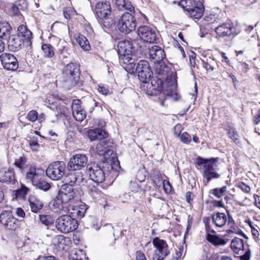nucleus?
I'll return each instance as SVG.
<instances>
[{
  "instance_id": "obj_1",
  "label": "nucleus",
  "mask_w": 260,
  "mask_h": 260,
  "mask_svg": "<svg viewBox=\"0 0 260 260\" xmlns=\"http://www.w3.org/2000/svg\"><path fill=\"white\" fill-rule=\"evenodd\" d=\"M75 196L74 190L71 185L64 184L57 196L51 203L52 209L56 212L63 214L70 211L69 204L72 203Z\"/></svg>"
},
{
  "instance_id": "obj_2",
  "label": "nucleus",
  "mask_w": 260,
  "mask_h": 260,
  "mask_svg": "<svg viewBox=\"0 0 260 260\" xmlns=\"http://www.w3.org/2000/svg\"><path fill=\"white\" fill-rule=\"evenodd\" d=\"M95 14L99 22L104 27L111 28L114 25V21L111 16V4L109 1L96 3Z\"/></svg>"
},
{
  "instance_id": "obj_3",
  "label": "nucleus",
  "mask_w": 260,
  "mask_h": 260,
  "mask_svg": "<svg viewBox=\"0 0 260 260\" xmlns=\"http://www.w3.org/2000/svg\"><path fill=\"white\" fill-rule=\"evenodd\" d=\"M62 73L65 79L64 86L68 89L75 85L79 87L82 84L79 81L80 72L77 64L72 62L68 64L64 68Z\"/></svg>"
},
{
  "instance_id": "obj_4",
  "label": "nucleus",
  "mask_w": 260,
  "mask_h": 260,
  "mask_svg": "<svg viewBox=\"0 0 260 260\" xmlns=\"http://www.w3.org/2000/svg\"><path fill=\"white\" fill-rule=\"evenodd\" d=\"M178 5L187 12L190 17L195 19L201 18L205 10L203 4L200 1L180 0Z\"/></svg>"
},
{
  "instance_id": "obj_5",
  "label": "nucleus",
  "mask_w": 260,
  "mask_h": 260,
  "mask_svg": "<svg viewBox=\"0 0 260 260\" xmlns=\"http://www.w3.org/2000/svg\"><path fill=\"white\" fill-rule=\"evenodd\" d=\"M55 225L57 229L60 232L68 233L77 228L78 222L70 215H63L56 219Z\"/></svg>"
},
{
  "instance_id": "obj_6",
  "label": "nucleus",
  "mask_w": 260,
  "mask_h": 260,
  "mask_svg": "<svg viewBox=\"0 0 260 260\" xmlns=\"http://www.w3.org/2000/svg\"><path fill=\"white\" fill-rule=\"evenodd\" d=\"M118 30L125 34L134 30L136 27L135 16L128 12L124 13L120 18L117 25Z\"/></svg>"
},
{
  "instance_id": "obj_7",
  "label": "nucleus",
  "mask_w": 260,
  "mask_h": 260,
  "mask_svg": "<svg viewBox=\"0 0 260 260\" xmlns=\"http://www.w3.org/2000/svg\"><path fill=\"white\" fill-rule=\"evenodd\" d=\"M66 165L64 161H56L48 167L46 171L47 176L55 181L60 180L65 174Z\"/></svg>"
},
{
  "instance_id": "obj_8",
  "label": "nucleus",
  "mask_w": 260,
  "mask_h": 260,
  "mask_svg": "<svg viewBox=\"0 0 260 260\" xmlns=\"http://www.w3.org/2000/svg\"><path fill=\"white\" fill-rule=\"evenodd\" d=\"M141 84V89L149 95H156L162 90V80L154 77Z\"/></svg>"
},
{
  "instance_id": "obj_9",
  "label": "nucleus",
  "mask_w": 260,
  "mask_h": 260,
  "mask_svg": "<svg viewBox=\"0 0 260 260\" xmlns=\"http://www.w3.org/2000/svg\"><path fill=\"white\" fill-rule=\"evenodd\" d=\"M152 243L155 248L152 255V260H164L170 254L167 242L164 240L155 238L153 240Z\"/></svg>"
},
{
  "instance_id": "obj_10",
  "label": "nucleus",
  "mask_w": 260,
  "mask_h": 260,
  "mask_svg": "<svg viewBox=\"0 0 260 260\" xmlns=\"http://www.w3.org/2000/svg\"><path fill=\"white\" fill-rule=\"evenodd\" d=\"M136 71L140 80L142 82L150 81L152 76V72L151 70L150 65L148 61L141 60L137 64Z\"/></svg>"
},
{
  "instance_id": "obj_11",
  "label": "nucleus",
  "mask_w": 260,
  "mask_h": 260,
  "mask_svg": "<svg viewBox=\"0 0 260 260\" xmlns=\"http://www.w3.org/2000/svg\"><path fill=\"white\" fill-rule=\"evenodd\" d=\"M0 222L7 229L15 230L18 227L19 221L11 211L4 210L0 214Z\"/></svg>"
},
{
  "instance_id": "obj_12",
  "label": "nucleus",
  "mask_w": 260,
  "mask_h": 260,
  "mask_svg": "<svg viewBox=\"0 0 260 260\" xmlns=\"http://www.w3.org/2000/svg\"><path fill=\"white\" fill-rule=\"evenodd\" d=\"M90 179L97 183H102L105 178V173L98 164L91 163L87 167Z\"/></svg>"
},
{
  "instance_id": "obj_13",
  "label": "nucleus",
  "mask_w": 260,
  "mask_h": 260,
  "mask_svg": "<svg viewBox=\"0 0 260 260\" xmlns=\"http://www.w3.org/2000/svg\"><path fill=\"white\" fill-rule=\"evenodd\" d=\"M138 34L144 41L154 43L157 39V35L154 28L149 26H141L138 29Z\"/></svg>"
},
{
  "instance_id": "obj_14",
  "label": "nucleus",
  "mask_w": 260,
  "mask_h": 260,
  "mask_svg": "<svg viewBox=\"0 0 260 260\" xmlns=\"http://www.w3.org/2000/svg\"><path fill=\"white\" fill-rule=\"evenodd\" d=\"M87 160V157L85 154L74 155L70 158L68 164V169L70 171L80 170L86 166Z\"/></svg>"
},
{
  "instance_id": "obj_15",
  "label": "nucleus",
  "mask_w": 260,
  "mask_h": 260,
  "mask_svg": "<svg viewBox=\"0 0 260 260\" xmlns=\"http://www.w3.org/2000/svg\"><path fill=\"white\" fill-rule=\"evenodd\" d=\"M0 60L3 67L7 70L15 71L19 66L16 57L9 53H4L0 55Z\"/></svg>"
},
{
  "instance_id": "obj_16",
  "label": "nucleus",
  "mask_w": 260,
  "mask_h": 260,
  "mask_svg": "<svg viewBox=\"0 0 260 260\" xmlns=\"http://www.w3.org/2000/svg\"><path fill=\"white\" fill-rule=\"evenodd\" d=\"M62 99L58 94L54 93L49 94L46 99V105L47 107L58 114H64L65 112L59 106V101Z\"/></svg>"
},
{
  "instance_id": "obj_17",
  "label": "nucleus",
  "mask_w": 260,
  "mask_h": 260,
  "mask_svg": "<svg viewBox=\"0 0 260 260\" xmlns=\"http://www.w3.org/2000/svg\"><path fill=\"white\" fill-rule=\"evenodd\" d=\"M103 144L102 143H99L96 147V149L99 155H103L104 156V158L105 159L107 162L110 164L111 166V168L112 169L116 170L118 166H119V162L117 160H112L110 157V155H111L113 153V151L109 149H106V150L102 149Z\"/></svg>"
},
{
  "instance_id": "obj_18",
  "label": "nucleus",
  "mask_w": 260,
  "mask_h": 260,
  "mask_svg": "<svg viewBox=\"0 0 260 260\" xmlns=\"http://www.w3.org/2000/svg\"><path fill=\"white\" fill-rule=\"evenodd\" d=\"M149 58L156 63L162 60L165 58L166 54L165 51L158 46H153L149 49Z\"/></svg>"
},
{
  "instance_id": "obj_19",
  "label": "nucleus",
  "mask_w": 260,
  "mask_h": 260,
  "mask_svg": "<svg viewBox=\"0 0 260 260\" xmlns=\"http://www.w3.org/2000/svg\"><path fill=\"white\" fill-rule=\"evenodd\" d=\"M135 41L132 40H124L120 41L117 45V52L118 54H124L133 53L135 51L134 43Z\"/></svg>"
},
{
  "instance_id": "obj_20",
  "label": "nucleus",
  "mask_w": 260,
  "mask_h": 260,
  "mask_svg": "<svg viewBox=\"0 0 260 260\" xmlns=\"http://www.w3.org/2000/svg\"><path fill=\"white\" fill-rule=\"evenodd\" d=\"M15 176L13 169L0 170V182L8 184H14L15 183Z\"/></svg>"
},
{
  "instance_id": "obj_21",
  "label": "nucleus",
  "mask_w": 260,
  "mask_h": 260,
  "mask_svg": "<svg viewBox=\"0 0 260 260\" xmlns=\"http://www.w3.org/2000/svg\"><path fill=\"white\" fill-rule=\"evenodd\" d=\"M235 28L232 24L229 23H224L219 25L215 28V32L219 37L230 36L234 34Z\"/></svg>"
},
{
  "instance_id": "obj_22",
  "label": "nucleus",
  "mask_w": 260,
  "mask_h": 260,
  "mask_svg": "<svg viewBox=\"0 0 260 260\" xmlns=\"http://www.w3.org/2000/svg\"><path fill=\"white\" fill-rule=\"evenodd\" d=\"M217 161V158L205 159L198 156L196 159V164L198 166H203L204 171L214 169Z\"/></svg>"
},
{
  "instance_id": "obj_23",
  "label": "nucleus",
  "mask_w": 260,
  "mask_h": 260,
  "mask_svg": "<svg viewBox=\"0 0 260 260\" xmlns=\"http://www.w3.org/2000/svg\"><path fill=\"white\" fill-rule=\"evenodd\" d=\"M23 41L17 35H11L8 37L7 42L9 49L11 51L19 50L22 45Z\"/></svg>"
},
{
  "instance_id": "obj_24",
  "label": "nucleus",
  "mask_w": 260,
  "mask_h": 260,
  "mask_svg": "<svg viewBox=\"0 0 260 260\" xmlns=\"http://www.w3.org/2000/svg\"><path fill=\"white\" fill-rule=\"evenodd\" d=\"M88 136L91 141L101 140L108 137V133L102 128H95L88 131Z\"/></svg>"
},
{
  "instance_id": "obj_25",
  "label": "nucleus",
  "mask_w": 260,
  "mask_h": 260,
  "mask_svg": "<svg viewBox=\"0 0 260 260\" xmlns=\"http://www.w3.org/2000/svg\"><path fill=\"white\" fill-rule=\"evenodd\" d=\"M119 61L121 64L127 65L125 68L129 69H134L136 66V63L135 62V59L133 57V53H128V52L124 53V54H118Z\"/></svg>"
},
{
  "instance_id": "obj_26",
  "label": "nucleus",
  "mask_w": 260,
  "mask_h": 260,
  "mask_svg": "<svg viewBox=\"0 0 260 260\" xmlns=\"http://www.w3.org/2000/svg\"><path fill=\"white\" fill-rule=\"evenodd\" d=\"M69 185H80L85 182L83 174L81 172L71 173L68 175Z\"/></svg>"
},
{
  "instance_id": "obj_27",
  "label": "nucleus",
  "mask_w": 260,
  "mask_h": 260,
  "mask_svg": "<svg viewBox=\"0 0 260 260\" xmlns=\"http://www.w3.org/2000/svg\"><path fill=\"white\" fill-rule=\"evenodd\" d=\"M22 38L28 45L31 44L32 33L25 25H20L17 28V35Z\"/></svg>"
},
{
  "instance_id": "obj_28",
  "label": "nucleus",
  "mask_w": 260,
  "mask_h": 260,
  "mask_svg": "<svg viewBox=\"0 0 260 260\" xmlns=\"http://www.w3.org/2000/svg\"><path fill=\"white\" fill-rule=\"evenodd\" d=\"M23 172L26 173V179L30 181L32 184H34V182L37 181L41 176L39 172H37L36 168L30 165L27 168H26L25 171Z\"/></svg>"
},
{
  "instance_id": "obj_29",
  "label": "nucleus",
  "mask_w": 260,
  "mask_h": 260,
  "mask_svg": "<svg viewBox=\"0 0 260 260\" xmlns=\"http://www.w3.org/2000/svg\"><path fill=\"white\" fill-rule=\"evenodd\" d=\"M212 222L217 227H222L227 221V216L223 213H214L211 217Z\"/></svg>"
},
{
  "instance_id": "obj_30",
  "label": "nucleus",
  "mask_w": 260,
  "mask_h": 260,
  "mask_svg": "<svg viewBox=\"0 0 260 260\" xmlns=\"http://www.w3.org/2000/svg\"><path fill=\"white\" fill-rule=\"evenodd\" d=\"M28 202L31 211L34 213L39 212L43 208V203L34 196L31 195L29 197Z\"/></svg>"
},
{
  "instance_id": "obj_31",
  "label": "nucleus",
  "mask_w": 260,
  "mask_h": 260,
  "mask_svg": "<svg viewBox=\"0 0 260 260\" xmlns=\"http://www.w3.org/2000/svg\"><path fill=\"white\" fill-rule=\"evenodd\" d=\"M154 70L155 73L160 76H166L170 71V68L163 61L155 63Z\"/></svg>"
},
{
  "instance_id": "obj_32",
  "label": "nucleus",
  "mask_w": 260,
  "mask_h": 260,
  "mask_svg": "<svg viewBox=\"0 0 260 260\" xmlns=\"http://www.w3.org/2000/svg\"><path fill=\"white\" fill-rule=\"evenodd\" d=\"M115 5L120 10H125L130 12H134V7L128 0H115Z\"/></svg>"
},
{
  "instance_id": "obj_33",
  "label": "nucleus",
  "mask_w": 260,
  "mask_h": 260,
  "mask_svg": "<svg viewBox=\"0 0 260 260\" xmlns=\"http://www.w3.org/2000/svg\"><path fill=\"white\" fill-rule=\"evenodd\" d=\"M11 30L12 27L8 22H0V38L7 40Z\"/></svg>"
},
{
  "instance_id": "obj_34",
  "label": "nucleus",
  "mask_w": 260,
  "mask_h": 260,
  "mask_svg": "<svg viewBox=\"0 0 260 260\" xmlns=\"http://www.w3.org/2000/svg\"><path fill=\"white\" fill-rule=\"evenodd\" d=\"M207 241L215 246H224L229 241L228 239H224L216 235L208 234L206 238Z\"/></svg>"
},
{
  "instance_id": "obj_35",
  "label": "nucleus",
  "mask_w": 260,
  "mask_h": 260,
  "mask_svg": "<svg viewBox=\"0 0 260 260\" xmlns=\"http://www.w3.org/2000/svg\"><path fill=\"white\" fill-rule=\"evenodd\" d=\"M27 8L26 0H17L12 7V11L15 15H18L20 11H25Z\"/></svg>"
},
{
  "instance_id": "obj_36",
  "label": "nucleus",
  "mask_w": 260,
  "mask_h": 260,
  "mask_svg": "<svg viewBox=\"0 0 260 260\" xmlns=\"http://www.w3.org/2000/svg\"><path fill=\"white\" fill-rule=\"evenodd\" d=\"M231 247L235 253H238L241 250L244 249L243 240L239 238H235L231 242Z\"/></svg>"
},
{
  "instance_id": "obj_37",
  "label": "nucleus",
  "mask_w": 260,
  "mask_h": 260,
  "mask_svg": "<svg viewBox=\"0 0 260 260\" xmlns=\"http://www.w3.org/2000/svg\"><path fill=\"white\" fill-rule=\"evenodd\" d=\"M76 41L81 47L85 51H89L90 49V45L86 38L82 35H79L76 38Z\"/></svg>"
},
{
  "instance_id": "obj_38",
  "label": "nucleus",
  "mask_w": 260,
  "mask_h": 260,
  "mask_svg": "<svg viewBox=\"0 0 260 260\" xmlns=\"http://www.w3.org/2000/svg\"><path fill=\"white\" fill-rule=\"evenodd\" d=\"M41 48L45 57L51 58L54 56V49L51 45L49 44H43Z\"/></svg>"
},
{
  "instance_id": "obj_39",
  "label": "nucleus",
  "mask_w": 260,
  "mask_h": 260,
  "mask_svg": "<svg viewBox=\"0 0 260 260\" xmlns=\"http://www.w3.org/2000/svg\"><path fill=\"white\" fill-rule=\"evenodd\" d=\"M36 188L42 189L44 191L48 190L51 185L50 183L40 177L37 181L34 182L32 184Z\"/></svg>"
},
{
  "instance_id": "obj_40",
  "label": "nucleus",
  "mask_w": 260,
  "mask_h": 260,
  "mask_svg": "<svg viewBox=\"0 0 260 260\" xmlns=\"http://www.w3.org/2000/svg\"><path fill=\"white\" fill-rule=\"evenodd\" d=\"M29 191V189L28 188L24 185H22L20 189L13 191V196L14 198L16 199H24Z\"/></svg>"
},
{
  "instance_id": "obj_41",
  "label": "nucleus",
  "mask_w": 260,
  "mask_h": 260,
  "mask_svg": "<svg viewBox=\"0 0 260 260\" xmlns=\"http://www.w3.org/2000/svg\"><path fill=\"white\" fill-rule=\"evenodd\" d=\"M81 104L82 102L80 100L75 99L73 100L72 104V114H82L83 108Z\"/></svg>"
},
{
  "instance_id": "obj_42",
  "label": "nucleus",
  "mask_w": 260,
  "mask_h": 260,
  "mask_svg": "<svg viewBox=\"0 0 260 260\" xmlns=\"http://www.w3.org/2000/svg\"><path fill=\"white\" fill-rule=\"evenodd\" d=\"M227 191V187L223 186L221 188H216L210 190V193L213 194L218 198H220L225 194Z\"/></svg>"
},
{
  "instance_id": "obj_43",
  "label": "nucleus",
  "mask_w": 260,
  "mask_h": 260,
  "mask_svg": "<svg viewBox=\"0 0 260 260\" xmlns=\"http://www.w3.org/2000/svg\"><path fill=\"white\" fill-rule=\"evenodd\" d=\"M215 62L214 59L211 58L207 59L206 61L202 60L203 67L207 71H213L214 70V65Z\"/></svg>"
},
{
  "instance_id": "obj_44",
  "label": "nucleus",
  "mask_w": 260,
  "mask_h": 260,
  "mask_svg": "<svg viewBox=\"0 0 260 260\" xmlns=\"http://www.w3.org/2000/svg\"><path fill=\"white\" fill-rule=\"evenodd\" d=\"M26 162L25 158L21 156L16 160L15 165L17 167L19 168L23 173L24 171H25L26 168H27L29 166L26 165Z\"/></svg>"
},
{
  "instance_id": "obj_45",
  "label": "nucleus",
  "mask_w": 260,
  "mask_h": 260,
  "mask_svg": "<svg viewBox=\"0 0 260 260\" xmlns=\"http://www.w3.org/2000/svg\"><path fill=\"white\" fill-rule=\"evenodd\" d=\"M89 194L94 199L97 198L100 194L101 191L98 188L93 184H89L88 187Z\"/></svg>"
},
{
  "instance_id": "obj_46",
  "label": "nucleus",
  "mask_w": 260,
  "mask_h": 260,
  "mask_svg": "<svg viewBox=\"0 0 260 260\" xmlns=\"http://www.w3.org/2000/svg\"><path fill=\"white\" fill-rule=\"evenodd\" d=\"M203 176L207 179V182H208L212 179L218 178L219 175L214 171V169H213L209 171H204Z\"/></svg>"
},
{
  "instance_id": "obj_47",
  "label": "nucleus",
  "mask_w": 260,
  "mask_h": 260,
  "mask_svg": "<svg viewBox=\"0 0 260 260\" xmlns=\"http://www.w3.org/2000/svg\"><path fill=\"white\" fill-rule=\"evenodd\" d=\"M203 176L207 179V182H208L212 179L218 178L219 175L214 171V169H213L209 171H204Z\"/></svg>"
},
{
  "instance_id": "obj_48",
  "label": "nucleus",
  "mask_w": 260,
  "mask_h": 260,
  "mask_svg": "<svg viewBox=\"0 0 260 260\" xmlns=\"http://www.w3.org/2000/svg\"><path fill=\"white\" fill-rule=\"evenodd\" d=\"M71 256L73 260H83L85 255L82 250L75 249L72 251Z\"/></svg>"
},
{
  "instance_id": "obj_49",
  "label": "nucleus",
  "mask_w": 260,
  "mask_h": 260,
  "mask_svg": "<svg viewBox=\"0 0 260 260\" xmlns=\"http://www.w3.org/2000/svg\"><path fill=\"white\" fill-rule=\"evenodd\" d=\"M39 218L41 222L46 226H49L53 223V219L49 215H40Z\"/></svg>"
},
{
  "instance_id": "obj_50",
  "label": "nucleus",
  "mask_w": 260,
  "mask_h": 260,
  "mask_svg": "<svg viewBox=\"0 0 260 260\" xmlns=\"http://www.w3.org/2000/svg\"><path fill=\"white\" fill-rule=\"evenodd\" d=\"M66 43L64 42H60L58 45V52L63 57H67L68 53L67 52V49L66 46Z\"/></svg>"
},
{
  "instance_id": "obj_51",
  "label": "nucleus",
  "mask_w": 260,
  "mask_h": 260,
  "mask_svg": "<svg viewBox=\"0 0 260 260\" xmlns=\"http://www.w3.org/2000/svg\"><path fill=\"white\" fill-rule=\"evenodd\" d=\"M178 138L182 143L186 144H189L191 141L190 135L187 132H183Z\"/></svg>"
},
{
  "instance_id": "obj_52",
  "label": "nucleus",
  "mask_w": 260,
  "mask_h": 260,
  "mask_svg": "<svg viewBox=\"0 0 260 260\" xmlns=\"http://www.w3.org/2000/svg\"><path fill=\"white\" fill-rule=\"evenodd\" d=\"M67 239L63 235H58L53 239V242L55 244L57 245L59 247L65 244Z\"/></svg>"
},
{
  "instance_id": "obj_53",
  "label": "nucleus",
  "mask_w": 260,
  "mask_h": 260,
  "mask_svg": "<svg viewBox=\"0 0 260 260\" xmlns=\"http://www.w3.org/2000/svg\"><path fill=\"white\" fill-rule=\"evenodd\" d=\"M63 12L64 18L69 19L74 15L75 11L72 8L69 7L65 8Z\"/></svg>"
},
{
  "instance_id": "obj_54",
  "label": "nucleus",
  "mask_w": 260,
  "mask_h": 260,
  "mask_svg": "<svg viewBox=\"0 0 260 260\" xmlns=\"http://www.w3.org/2000/svg\"><path fill=\"white\" fill-rule=\"evenodd\" d=\"M73 210H74V212H71V214H72V217L75 218V217L77 216L79 217H83L84 216L85 214V211L80 210L79 208L76 207L75 208H73Z\"/></svg>"
},
{
  "instance_id": "obj_55",
  "label": "nucleus",
  "mask_w": 260,
  "mask_h": 260,
  "mask_svg": "<svg viewBox=\"0 0 260 260\" xmlns=\"http://www.w3.org/2000/svg\"><path fill=\"white\" fill-rule=\"evenodd\" d=\"M129 188L132 191L137 192L140 190V186L136 182L131 181L129 182Z\"/></svg>"
},
{
  "instance_id": "obj_56",
  "label": "nucleus",
  "mask_w": 260,
  "mask_h": 260,
  "mask_svg": "<svg viewBox=\"0 0 260 260\" xmlns=\"http://www.w3.org/2000/svg\"><path fill=\"white\" fill-rule=\"evenodd\" d=\"M183 130V127L181 124H177L174 127V134L177 137H179L181 135V133Z\"/></svg>"
},
{
  "instance_id": "obj_57",
  "label": "nucleus",
  "mask_w": 260,
  "mask_h": 260,
  "mask_svg": "<svg viewBox=\"0 0 260 260\" xmlns=\"http://www.w3.org/2000/svg\"><path fill=\"white\" fill-rule=\"evenodd\" d=\"M98 90L103 95H107L109 93V90L108 87L102 85H99Z\"/></svg>"
},
{
  "instance_id": "obj_58",
  "label": "nucleus",
  "mask_w": 260,
  "mask_h": 260,
  "mask_svg": "<svg viewBox=\"0 0 260 260\" xmlns=\"http://www.w3.org/2000/svg\"><path fill=\"white\" fill-rule=\"evenodd\" d=\"M229 137L232 139L235 142L238 139V135L233 128H231L228 132Z\"/></svg>"
},
{
  "instance_id": "obj_59",
  "label": "nucleus",
  "mask_w": 260,
  "mask_h": 260,
  "mask_svg": "<svg viewBox=\"0 0 260 260\" xmlns=\"http://www.w3.org/2000/svg\"><path fill=\"white\" fill-rule=\"evenodd\" d=\"M29 144L33 151H37L39 147V144L36 140H30Z\"/></svg>"
},
{
  "instance_id": "obj_60",
  "label": "nucleus",
  "mask_w": 260,
  "mask_h": 260,
  "mask_svg": "<svg viewBox=\"0 0 260 260\" xmlns=\"http://www.w3.org/2000/svg\"><path fill=\"white\" fill-rule=\"evenodd\" d=\"M16 215L21 218H24L25 216V213L24 210L21 208H17L15 210Z\"/></svg>"
},
{
  "instance_id": "obj_61",
  "label": "nucleus",
  "mask_w": 260,
  "mask_h": 260,
  "mask_svg": "<svg viewBox=\"0 0 260 260\" xmlns=\"http://www.w3.org/2000/svg\"><path fill=\"white\" fill-rule=\"evenodd\" d=\"M136 260H146L145 254L141 251H137L136 254Z\"/></svg>"
},
{
  "instance_id": "obj_62",
  "label": "nucleus",
  "mask_w": 260,
  "mask_h": 260,
  "mask_svg": "<svg viewBox=\"0 0 260 260\" xmlns=\"http://www.w3.org/2000/svg\"><path fill=\"white\" fill-rule=\"evenodd\" d=\"M36 260H57V259L53 255L40 256Z\"/></svg>"
},
{
  "instance_id": "obj_63",
  "label": "nucleus",
  "mask_w": 260,
  "mask_h": 260,
  "mask_svg": "<svg viewBox=\"0 0 260 260\" xmlns=\"http://www.w3.org/2000/svg\"><path fill=\"white\" fill-rule=\"evenodd\" d=\"M86 115H72L74 119L79 122L82 121L85 118Z\"/></svg>"
},
{
  "instance_id": "obj_64",
  "label": "nucleus",
  "mask_w": 260,
  "mask_h": 260,
  "mask_svg": "<svg viewBox=\"0 0 260 260\" xmlns=\"http://www.w3.org/2000/svg\"><path fill=\"white\" fill-rule=\"evenodd\" d=\"M239 187L245 192H249L250 190V188L244 183H240Z\"/></svg>"
}]
</instances>
